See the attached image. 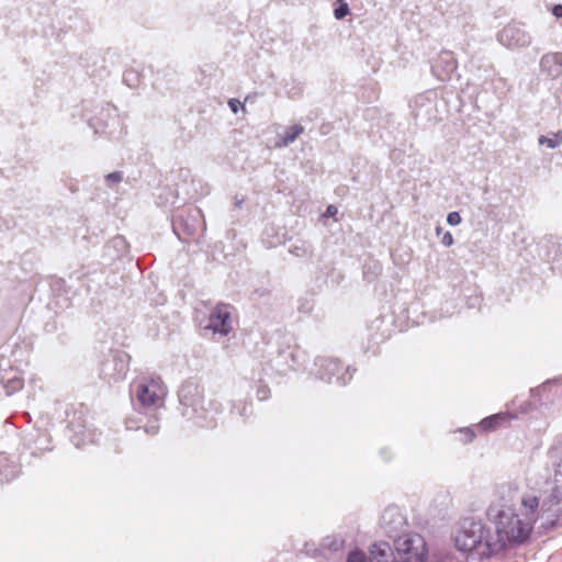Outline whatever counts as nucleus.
I'll list each match as a JSON object with an SVG mask.
<instances>
[{
	"mask_svg": "<svg viewBox=\"0 0 562 562\" xmlns=\"http://www.w3.org/2000/svg\"><path fill=\"white\" fill-rule=\"evenodd\" d=\"M498 498L488 509L487 517L495 527V536L486 539L487 554L503 551L508 543H522L530 535L533 524L541 519V503L532 494L520 495L513 484L502 485Z\"/></svg>",
	"mask_w": 562,
	"mask_h": 562,
	"instance_id": "f257e3e1",
	"label": "nucleus"
},
{
	"mask_svg": "<svg viewBox=\"0 0 562 562\" xmlns=\"http://www.w3.org/2000/svg\"><path fill=\"white\" fill-rule=\"evenodd\" d=\"M166 387L159 376L142 378L131 386V398L135 415L126 418L127 429H144L155 436L159 431L160 409L165 404Z\"/></svg>",
	"mask_w": 562,
	"mask_h": 562,
	"instance_id": "f03ea898",
	"label": "nucleus"
},
{
	"mask_svg": "<svg viewBox=\"0 0 562 562\" xmlns=\"http://www.w3.org/2000/svg\"><path fill=\"white\" fill-rule=\"evenodd\" d=\"M428 546L425 538L417 532H407L394 540L376 541L369 547V554L355 550L348 554L346 562H426Z\"/></svg>",
	"mask_w": 562,
	"mask_h": 562,
	"instance_id": "7ed1b4c3",
	"label": "nucleus"
},
{
	"mask_svg": "<svg viewBox=\"0 0 562 562\" xmlns=\"http://www.w3.org/2000/svg\"><path fill=\"white\" fill-rule=\"evenodd\" d=\"M179 408L181 415L195 426L211 428L216 425L217 409L206 408L204 405V390L194 381H186L178 391Z\"/></svg>",
	"mask_w": 562,
	"mask_h": 562,
	"instance_id": "20e7f679",
	"label": "nucleus"
},
{
	"mask_svg": "<svg viewBox=\"0 0 562 562\" xmlns=\"http://www.w3.org/2000/svg\"><path fill=\"white\" fill-rule=\"evenodd\" d=\"M356 370L350 367L342 368L338 359L328 357H317L315 360V376L327 383L336 382L339 385H346Z\"/></svg>",
	"mask_w": 562,
	"mask_h": 562,
	"instance_id": "39448f33",
	"label": "nucleus"
},
{
	"mask_svg": "<svg viewBox=\"0 0 562 562\" xmlns=\"http://www.w3.org/2000/svg\"><path fill=\"white\" fill-rule=\"evenodd\" d=\"M488 537L492 536L485 532L481 521L465 519L456 536V547L463 552L475 550L480 546L486 548V539Z\"/></svg>",
	"mask_w": 562,
	"mask_h": 562,
	"instance_id": "423d86ee",
	"label": "nucleus"
},
{
	"mask_svg": "<svg viewBox=\"0 0 562 562\" xmlns=\"http://www.w3.org/2000/svg\"><path fill=\"white\" fill-rule=\"evenodd\" d=\"M128 370L130 356L124 351H116L102 362L100 373L110 382H119L125 379Z\"/></svg>",
	"mask_w": 562,
	"mask_h": 562,
	"instance_id": "0eeeda50",
	"label": "nucleus"
},
{
	"mask_svg": "<svg viewBox=\"0 0 562 562\" xmlns=\"http://www.w3.org/2000/svg\"><path fill=\"white\" fill-rule=\"evenodd\" d=\"M562 522V495L550 490L541 501V527L553 528Z\"/></svg>",
	"mask_w": 562,
	"mask_h": 562,
	"instance_id": "6e6552de",
	"label": "nucleus"
},
{
	"mask_svg": "<svg viewBox=\"0 0 562 562\" xmlns=\"http://www.w3.org/2000/svg\"><path fill=\"white\" fill-rule=\"evenodd\" d=\"M409 106L417 121L431 122L437 119V98L432 91L415 97Z\"/></svg>",
	"mask_w": 562,
	"mask_h": 562,
	"instance_id": "1a4fd4ad",
	"label": "nucleus"
},
{
	"mask_svg": "<svg viewBox=\"0 0 562 562\" xmlns=\"http://www.w3.org/2000/svg\"><path fill=\"white\" fill-rule=\"evenodd\" d=\"M497 41L505 47L522 48L531 44L532 37L520 24H508L497 34Z\"/></svg>",
	"mask_w": 562,
	"mask_h": 562,
	"instance_id": "9d476101",
	"label": "nucleus"
},
{
	"mask_svg": "<svg viewBox=\"0 0 562 562\" xmlns=\"http://www.w3.org/2000/svg\"><path fill=\"white\" fill-rule=\"evenodd\" d=\"M406 526V519L398 507L389 506L384 509L381 517V528L389 538L394 541L402 537L401 532L405 530Z\"/></svg>",
	"mask_w": 562,
	"mask_h": 562,
	"instance_id": "9b49d317",
	"label": "nucleus"
},
{
	"mask_svg": "<svg viewBox=\"0 0 562 562\" xmlns=\"http://www.w3.org/2000/svg\"><path fill=\"white\" fill-rule=\"evenodd\" d=\"M206 328L211 329L213 334L228 335L232 330L229 306L223 303L217 304L210 314Z\"/></svg>",
	"mask_w": 562,
	"mask_h": 562,
	"instance_id": "f8f14e48",
	"label": "nucleus"
},
{
	"mask_svg": "<svg viewBox=\"0 0 562 562\" xmlns=\"http://www.w3.org/2000/svg\"><path fill=\"white\" fill-rule=\"evenodd\" d=\"M458 69V63L452 52L442 50L431 64V71L440 81H448Z\"/></svg>",
	"mask_w": 562,
	"mask_h": 562,
	"instance_id": "ddd939ff",
	"label": "nucleus"
},
{
	"mask_svg": "<svg viewBox=\"0 0 562 562\" xmlns=\"http://www.w3.org/2000/svg\"><path fill=\"white\" fill-rule=\"evenodd\" d=\"M540 68L551 78L562 75V53H548L540 59Z\"/></svg>",
	"mask_w": 562,
	"mask_h": 562,
	"instance_id": "4468645a",
	"label": "nucleus"
},
{
	"mask_svg": "<svg viewBox=\"0 0 562 562\" xmlns=\"http://www.w3.org/2000/svg\"><path fill=\"white\" fill-rule=\"evenodd\" d=\"M303 132L304 127L300 124L286 127L284 133L279 136L278 146L288 147L290 144L294 143Z\"/></svg>",
	"mask_w": 562,
	"mask_h": 562,
	"instance_id": "2eb2a0df",
	"label": "nucleus"
},
{
	"mask_svg": "<svg viewBox=\"0 0 562 562\" xmlns=\"http://www.w3.org/2000/svg\"><path fill=\"white\" fill-rule=\"evenodd\" d=\"M289 251H290V254H292L293 256L299 257V258H304V257L312 258L313 254H314L313 247L311 246V244H308L307 241H304V240H301L297 244L291 245V247L289 248Z\"/></svg>",
	"mask_w": 562,
	"mask_h": 562,
	"instance_id": "dca6fc26",
	"label": "nucleus"
},
{
	"mask_svg": "<svg viewBox=\"0 0 562 562\" xmlns=\"http://www.w3.org/2000/svg\"><path fill=\"white\" fill-rule=\"evenodd\" d=\"M345 539L341 536H327L322 541V547L329 551L336 552L344 548Z\"/></svg>",
	"mask_w": 562,
	"mask_h": 562,
	"instance_id": "f3484780",
	"label": "nucleus"
},
{
	"mask_svg": "<svg viewBox=\"0 0 562 562\" xmlns=\"http://www.w3.org/2000/svg\"><path fill=\"white\" fill-rule=\"evenodd\" d=\"M3 387L8 395L20 391L23 387V380L18 375L13 374L12 376L2 378Z\"/></svg>",
	"mask_w": 562,
	"mask_h": 562,
	"instance_id": "a211bd4d",
	"label": "nucleus"
},
{
	"mask_svg": "<svg viewBox=\"0 0 562 562\" xmlns=\"http://www.w3.org/2000/svg\"><path fill=\"white\" fill-rule=\"evenodd\" d=\"M538 144L541 146H546L550 149H554L562 144V132L559 131L554 133L552 137L540 135L538 138Z\"/></svg>",
	"mask_w": 562,
	"mask_h": 562,
	"instance_id": "6ab92c4d",
	"label": "nucleus"
},
{
	"mask_svg": "<svg viewBox=\"0 0 562 562\" xmlns=\"http://www.w3.org/2000/svg\"><path fill=\"white\" fill-rule=\"evenodd\" d=\"M503 419L502 415L497 414V415H492L490 417H486L484 418L481 423H480V426L482 429L484 430H490V429H493L497 423Z\"/></svg>",
	"mask_w": 562,
	"mask_h": 562,
	"instance_id": "aec40b11",
	"label": "nucleus"
},
{
	"mask_svg": "<svg viewBox=\"0 0 562 562\" xmlns=\"http://www.w3.org/2000/svg\"><path fill=\"white\" fill-rule=\"evenodd\" d=\"M123 81L131 88L137 86L138 76L134 70H126L123 75Z\"/></svg>",
	"mask_w": 562,
	"mask_h": 562,
	"instance_id": "412c9836",
	"label": "nucleus"
},
{
	"mask_svg": "<svg viewBox=\"0 0 562 562\" xmlns=\"http://www.w3.org/2000/svg\"><path fill=\"white\" fill-rule=\"evenodd\" d=\"M110 247L116 248L117 250L123 252L126 250L127 244H126V240L124 239V237L116 236V237L112 238L111 241L109 243L108 248H110Z\"/></svg>",
	"mask_w": 562,
	"mask_h": 562,
	"instance_id": "4be33fe9",
	"label": "nucleus"
},
{
	"mask_svg": "<svg viewBox=\"0 0 562 562\" xmlns=\"http://www.w3.org/2000/svg\"><path fill=\"white\" fill-rule=\"evenodd\" d=\"M338 2H340V4L335 9L334 15L337 20H341L349 14V7L348 3L342 2V0H338Z\"/></svg>",
	"mask_w": 562,
	"mask_h": 562,
	"instance_id": "5701e85b",
	"label": "nucleus"
},
{
	"mask_svg": "<svg viewBox=\"0 0 562 562\" xmlns=\"http://www.w3.org/2000/svg\"><path fill=\"white\" fill-rule=\"evenodd\" d=\"M123 180V172L114 171L105 176V181L108 186L112 187L115 183H119Z\"/></svg>",
	"mask_w": 562,
	"mask_h": 562,
	"instance_id": "b1692460",
	"label": "nucleus"
},
{
	"mask_svg": "<svg viewBox=\"0 0 562 562\" xmlns=\"http://www.w3.org/2000/svg\"><path fill=\"white\" fill-rule=\"evenodd\" d=\"M462 218H461V215L459 214V212H450L448 215H447V223L451 226H456V225H459L461 223Z\"/></svg>",
	"mask_w": 562,
	"mask_h": 562,
	"instance_id": "393cba45",
	"label": "nucleus"
},
{
	"mask_svg": "<svg viewBox=\"0 0 562 562\" xmlns=\"http://www.w3.org/2000/svg\"><path fill=\"white\" fill-rule=\"evenodd\" d=\"M441 244L445 247H450L453 244V236L450 232H446L441 238Z\"/></svg>",
	"mask_w": 562,
	"mask_h": 562,
	"instance_id": "a878e982",
	"label": "nucleus"
},
{
	"mask_svg": "<svg viewBox=\"0 0 562 562\" xmlns=\"http://www.w3.org/2000/svg\"><path fill=\"white\" fill-rule=\"evenodd\" d=\"M268 394H269V390L267 389V386H260L258 390H257V396L259 400H266L268 397Z\"/></svg>",
	"mask_w": 562,
	"mask_h": 562,
	"instance_id": "bb28decb",
	"label": "nucleus"
},
{
	"mask_svg": "<svg viewBox=\"0 0 562 562\" xmlns=\"http://www.w3.org/2000/svg\"><path fill=\"white\" fill-rule=\"evenodd\" d=\"M552 14H553L555 18H562V4H555V5L552 8Z\"/></svg>",
	"mask_w": 562,
	"mask_h": 562,
	"instance_id": "cd10ccee",
	"label": "nucleus"
},
{
	"mask_svg": "<svg viewBox=\"0 0 562 562\" xmlns=\"http://www.w3.org/2000/svg\"><path fill=\"white\" fill-rule=\"evenodd\" d=\"M338 210L335 205H328L326 209V216H335L337 214Z\"/></svg>",
	"mask_w": 562,
	"mask_h": 562,
	"instance_id": "c85d7f7f",
	"label": "nucleus"
},
{
	"mask_svg": "<svg viewBox=\"0 0 562 562\" xmlns=\"http://www.w3.org/2000/svg\"><path fill=\"white\" fill-rule=\"evenodd\" d=\"M228 104H229L231 110H232L234 113H237V111H238V104H239V101H238V100H236V99H231V100H229V102H228Z\"/></svg>",
	"mask_w": 562,
	"mask_h": 562,
	"instance_id": "c756f323",
	"label": "nucleus"
},
{
	"mask_svg": "<svg viewBox=\"0 0 562 562\" xmlns=\"http://www.w3.org/2000/svg\"><path fill=\"white\" fill-rule=\"evenodd\" d=\"M464 434H465V436H467V441H472V439H473V438H474V436H475V435H474V432H473L471 429H469V428H467V429L464 430Z\"/></svg>",
	"mask_w": 562,
	"mask_h": 562,
	"instance_id": "7c9ffc66",
	"label": "nucleus"
},
{
	"mask_svg": "<svg viewBox=\"0 0 562 562\" xmlns=\"http://www.w3.org/2000/svg\"><path fill=\"white\" fill-rule=\"evenodd\" d=\"M241 203H243V200L236 201V205H237V206H240V205H241Z\"/></svg>",
	"mask_w": 562,
	"mask_h": 562,
	"instance_id": "2f4dec72",
	"label": "nucleus"
}]
</instances>
